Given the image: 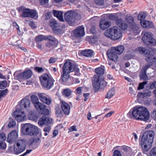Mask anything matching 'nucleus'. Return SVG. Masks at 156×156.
Here are the masks:
<instances>
[{"label": "nucleus", "mask_w": 156, "mask_h": 156, "mask_svg": "<svg viewBox=\"0 0 156 156\" xmlns=\"http://www.w3.org/2000/svg\"><path fill=\"white\" fill-rule=\"evenodd\" d=\"M37 117L34 113L31 111L30 112L29 114V119L30 120L36 121L37 120Z\"/></svg>", "instance_id": "nucleus-43"}, {"label": "nucleus", "mask_w": 156, "mask_h": 156, "mask_svg": "<svg viewBox=\"0 0 156 156\" xmlns=\"http://www.w3.org/2000/svg\"><path fill=\"white\" fill-rule=\"evenodd\" d=\"M90 33L94 35H97L96 31L95 30V27L94 26H92L90 29Z\"/></svg>", "instance_id": "nucleus-58"}, {"label": "nucleus", "mask_w": 156, "mask_h": 156, "mask_svg": "<svg viewBox=\"0 0 156 156\" xmlns=\"http://www.w3.org/2000/svg\"><path fill=\"white\" fill-rule=\"evenodd\" d=\"M74 36L76 37H81L83 36L85 34L84 27L83 25L80 26L74 30Z\"/></svg>", "instance_id": "nucleus-14"}, {"label": "nucleus", "mask_w": 156, "mask_h": 156, "mask_svg": "<svg viewBox=\"0 0 156 156\" xmlns=\"http://www.w3.org/2000/svg\"><path fill=\"white\" fill-rule=\"evenodd\" d=\"M62 71V74L61 75V78L63 81L65 82L69 78V73L64 71Z\"/></svg>", "instance_id": "nucleus-40"}, {"label": "nucleus", "mask_w": 156, "mask_h": 156, "mask_svg": "<svg viewBox=\"0 0 156 156\" xmlns=\"http://www.w3.org/2000/svg\"><path fill=\"white\" fill-rule=\"evenodd\" d=\"M77 131V129L76 128V126H73L69 129L68 133L71 132L73 131Z\"/></svg>", "instance_id": "nucleus-62"}, {"label": "nucleus", "mask_w": 156, "mask_h": 156, "mask_svg": "<svg viewBox=\"0 0 156 156\" xmlns=\"http://www.w3.org/2000/svg\"><path fill=\"white\" fill-rule=\"evenodd\" d=\"M42 105L44 106H42V107L41 106L39 108H37L36 109L37 110H40L43 114L47 115H49V110L46 108V106L45 105L43 104H42Z\"/></svg>", "instance_id": "nucleus-37"}, {"label": "nucleus", "mask_w": 156, "mask_h": 156, "mask_svg": "<svg viewBox=\"0 0 156 156\" xmlns=\"http://www.w3.org/2000/svg\"><path fill=\"white\" fill-rule=\"evenodd\" d=\"M152 94V92L149 89H145L143 92L139 93L137 95L139 98H147L150 97Z\"/></svg>", "instance_id": "nucleus-18"}, {"label": "nucleus", "mask_w": 156, "mask_h": 156, "mask_svg": "<svg viewBox=\"0 0 156 156\" xmlns=\"http://www.w3.org/2000/svg\"><path fill=\"white\" fill-rule=\"evenodd\" d=\"M146 16V14L142 12H140L137 16L138 19L141 21H143V20L145 19Z\"/></svg>", "instance_id": "nucleus-49"}, {"label": "nucleus", "mask_w": 156, "mask_h": 156, "mask_svg": "<svg viewBox=\"0 0 156 156\" xmlns=\"http://www.w3.org/2000/svg\"><path fill=\"white\" fill-rule=\"evenodd\" d=\"M151 33L147 32H145L143 35L142 40L144 43L147 45H154L156 44L155 39L152 37Z\"/></svg>", "instance_id": "nucleus-4"}, {"label": "nucleus", "mask_w": 156, "mask_h": 156, "mask_svg": "<svg viewBox=\"0 0 156 156\" xmlns=\"http://www.w3.org/2000/svg\"><path fill=\"white\" fill-rule=\"evenodd\" d=\"M48 39L49 40L48 42H55V38L52 36L50 35L45 36V40Z\"/></svg>", "instance_id": "nucleus-55"}, {"label": "nucleus", "mask_w": 156, "mask_h": 156, "mask_svg": "<svg viewBox=\"0 0 156 156\" xmlns=\"http://www.w3.org/2000/svg\"><path fill=\"white\" fill-rule=\"evenodd\" d=\"M98 39L97 35H94L93 37H91L90 39V42L91 43L94 44L97 42Z\"/></svg>", "instance_id": "nucleus-52"}, {"label": "nucleus", "mask_w": 156, "mask_h": 156, "mask_svg": "<svg viewBox=\"0 0 156 156\" xmlns=\"http://www.w3.org/2000/svg\"><path fill=\"white\" fill-rule=\"evenodd\" d=\"M13 115L16 119L19 122L24 121L26 119L25 113L20 109L16 110Z\"/></svg>", "instance_id": "nucleus-7"}, {"label": "nucleus", "mask_w": 156, "mask_h": 156, "mask_svg": "<svg viewBox=\"0 0 156 156\" xmlns=\"http://www.w3.org/2000/svg\"><path fill=\"white\" fill-rule=\"evenodd\" d=\"M31 132L32 134H31L30 136H37L39 133V129L37 126L33 125Z\"/></svg>", "instance_id": "nucleus-39"}, {"label": "nucleus", "mask_w": 156, "mask_h": 156, "mask_svg": "<svg viewBox=\"0 0 156 156\" xmlns=\"http://www.w3.org/2000/svg\"><path fill=\"white\" fill-rule=\"evenodd\" d=\"M72 91L71 90L68 88H66L63 90V94L66 97H69L71 94Z\"/></svg>", "instance_id": "nucleus-46"}, {"label": "nucleus", "mask_w": 156, "mask_h": 156, "mask_svg": "<svg viewBox=\"0 0 156 156\" xmlns=\"http://www.w3.org/2000/svg\"><path fill=\"white\" fill-rule=\"evenodd\" d=\"M147 83V82L146 81H144L143 82L139 83V86L137 88L138 90H140L142 89L144 87L145 85H146Z\"/></svg>", "instance_id": "nucleus-54"}, {"label": "nucleus", "mask_w": 156, "mask_h": 156, "mask_svg": "<svg viewBox=\"0 0 156 156\" xmlns=\"http://www.w3.org/2000/svg\"><path fill=\"white\" fill-rule=\"evenodd\" d=\"M25 145L23 140H17L14 144V151L16 154H18L23 152L25 149Z\"/></svg>", "instance_id": "nucleus-5"}, {"label": "nucleus", "mask_w": 156, "mask_h": 156, "mask_svg": "<svg viewBox=\"0 0 156 156\" xmlns=\"http://www.w3.org/2000/svg\"><path fill=\"white\" fill-rule=\"evenodd\" d=\"M45 40V36L42 35H40L36 37V41L37 42H41L43 40Z\"/></svg>", "instance_id": "nucleus-50"}, {"label": "nucleus", "mask_w": 156, "mask_h": 156, "mask_svg": "<svg viewBox=\"0 0 156 156\" xmlns=\"http://www.w3.org/2000/svg\"><path fill=\"white\" fill-rule=\"evenodd\" d=\"M33 125L29 123L24 124L21 128V133L25 135H31V129Z\"/></svg>", "instance_id": "nucleus-11"}, {"label": "nucleus", "mask_w": 156, "mask_h": 156, "mask_svg": "<svg viewBox=\"0 0 156 156\" xmlns=\"http://www.w3.org/2000/svg\"><path fill=\"white\" fill-rule=\"evenodd\" d=\"M8 90L7 89L4 90H0V96L2 97L5 96L6 95Z\"/></svg>", "instance_id": "nucleus-57"}, {"label": "nucleus", "mask_w": 156, "mask_h": 156, "mask_svg": "<svg viewBox=\"0 0 156 156\" xmlns=\"http://www.w3.org/2000/svg\"><path fill=\"white\" fill-rule=\"evenodd\" d=\"M32 75V73L30 70L25 71L23 73L19 74L18 75L15 77L16 80H19L22 79H27L30 78Z\"/></svg>", "instance_id": "nucleus-9"}, {"label": "nucleus", "mask_w": 156, "mask_h": 156, "mask_svg": "<svg viewBox=\"0 0 156 156\" xmlns=\"http://www.w3.org/2000/svg\"><path fill=\"white\" fill-rule=\"evenodd\" d=\"M156 88V81H154L150 85V88L152 89Z\"/></svg>", "instance_id": "nucleus-64"}, {"label": "nucleus", "mask_w": 156, "mask_h": 156, "mask_svg": "<svg viewBox=\"0 0 156 156\" xmlns=\"http://www.w3.org/2000/svg\"><path fill=\"white\" fill-rule=\"evenodd\" d=\"M53 122V120L52 119L47 116H44L40 119L38 123L40 126H42L44 125H50Z\"/></svg>", "instance_id": "nucleus-8"}, {"label": "nucleus", "mask_w": 156, "mask_h": 156, "mask_svg": "<svg viewBox=\"0 0 156 156\" xmlns=\"http://www.w3.org/2000/svg\"><path fill=\"white\" fill-rule=\"evenodd\" d=\"M145 60L147 63L144 66H148L149 68L151 66L156 62V58L152 54L149 53L145 54Z\"/></svg>", "instance_id": "nucleus-10"}, {"label": "nucleus", "mask_w": 156, "mask_h": 156, "mask_svg": "<svg viewBox=\"0 0 156 156\" xmlns=\"http://www.w3.org/2000/svg\"><path fill=\"white\" fill-rule=\"evenodd\" d=\"M55 110V115L57 117L61 118L63 117V112L59 107L56 106Z\"/></svg>", "instance_id": "nucleus-38"}, {"label": "nucleus", "mask_w": 156, "mask_h": 156, "mask_svg": "<svg viewBox=\"0 0 156 156\" xmlns=\"http://www.w3.org/2000/svg\"><path fill=\"white\" fill-rule=\"evenodd\" d=\"M148 66H144L143 67V71L141 72L140 75V78L141 79L146 80L147 79L146 74V71L149 68Z\"/></svg>", "instance_id": "nucleus-33"}, {"label": "nucleus", "mask_w": 156, "mask_h": 156, "mask_svg": "<svg viewBox=\"0 0 156 156\" xmlns=\"http://www.w3.org/2000/svg\"><path fill=\"white\" fill-rule=\"evenodd\" d=\"M111 23L105 20H101L100 22L99 27L102 30H105L111 25Z\"/></svg>", "instance_id": "nucleus-26"}, {"label": "nucleus", "mask_w": 156, "mask_h": 156, "mask_svg": "<svg viewBox=\"0 0 156 156\" xmlns=\"http://www.w3.org/2000/svg\"><path fill=\"white\" fill-rule=\"evenodd\" d=\"M55 81V80L52 78L47 82L46 84L43 86L47 90H50L53 87Z\"/></svg>", "instance_id": "nucleus-32"}, {"label": "nucleus", "mask_w": 156, "mask_h": 156, "mask_svg": "<svg viewBox=\"0 0 156 156\" xmlns=\"http://www.w3.org/2000/svg\"><path fill=\"white\" fill-rule=\"evenodd\" d=\"M16 124V121L15 120H12L11 121L9 122L8 124V126L9 128L13 127L15 126Z\"/></svg>", "instance_id": "nucleus-61"}, {"label": "nucleus", "mask_w": 156, "mask_h": 156, "mask_svg": "<svg viewBox=\"0 0 156 156\" xmlns=\"http://www.w3.org/2000/svg\"><path fill=\"white\" fill-rule=\"evenodd\" d=\"M117 25L123 30H126L128 27V25L125 23L121 19L117 20L116 21Z\"/></svg>", "instance_id": "nucleus-27"}, {"label": "nucleus", "mask_w": 156, "mask_h": 156, "mask_svg": "<svg viewBox=\"0 0 156 156\" xmlns=\"http://www.w3.org/2000/svg\"><path fill=\"white\" fill-rule=\"evenodd\" d=\"M150 156H156V147L154 148L151 150Z\"/></svg>", "instance_id": "nucleus-59"}, {"label": "nucleus", "mask_w": 156, "mask_h": 156, "mask_svg": "<svg viewBox=\"0 0 156 156\" xmlns=\"http://www.w3.org/2000/svg\"><path fill=\"white\" fill-rule=\"evenodd\" d=\"M38 97L40 99L43 103L49 105L51 104V100L50 98H48L46 97L44 93L39 94Z\"/></svg>", "instance_id": "nucleus-24"}, {"label": "nucleus", "mask_w": 156, "mask_h": 156, "mask_svg": "<svg viewBox=\"0 0 156 156\" xmlns=\"http://www.w3.org/2000/svg\"><path fill=\"white\" fill-rule=\"evenodd\" d=\"M108 18L111 20H114L117 18V16L115 14H110L108 15Z\"/></svg>", "instance_id": "nucleus-56"}, {"label": "nucleus", "mask_w": 156, "mask_h": 156, "mask_svg": "<svg viewBox=\"0 0 156 156\" xmlns=\"http://www.w3.org/2000/svg\"><path fill=\"white\" fill-rule=\"evenodd\" d=\"M112 51H114L116 54L120 55L123 52L125 48L123 45H120L117 47H112L111 48Z\"/></svg>", "instance_id": "nucleus-28"}, {"label": "nucleus", "mask_w": 156, "mask_h": 156, "mask_svg": "<svg viewBox=\"0 0 156 156\" xmlns=\"http://www.w3.org/2000/svg\"><path fill=\"white\" fill-rule=\"evenodd\" d=\"M49 25L54 31H56L58 30V27L59 24L57 21L54 20H51L49 21Z\"/></svg>", "instance_id": "nucleus-34"}, {"label": "nucleus", "mask_w": 156, "mask_h": 156, "mask_svg": "<svg viewBox=\"0 0 156 156\" xmlns=\"http://www.w3.org/2000/svg\"><path fill=\"white\" fill-rule=\"evenodd\" d=\"M7 85V82L6 80L0 82V88L3 89L5 88Z\"/></svg>", "instance_id": "nucleus-53"}, {"label": "nucleus", "mask_w": 156, "mask_h": 156, "mask_svg": "<svg viewBox=\"0 0 156 156\" xmlns=\"http://www.w3.org/2000/svg\"><path fill=\"white\" fill-rule=\"evenodd\" d=\"M107 55L109 59L115 62L117 61L118 56L116 54L115 52L112 51V49L111 48L109 52L108 51L107 52Z\"/></svg>", "instance_id": "nucleus-21"}, {"label": "nucleus", "mask_w": 156, "mask_h": 156, "mask_svg": "<svg viewBox=\"0 0 156 156\" xmlns=\"http://www.w3.org/2000/svg\"><path fill=\"white\" fill-rule=\"evenodd\" d=\"M55 42H48L46 44L47 50L51 51L57 47Z\"/></svg>", "instance_id": "nucleus-36"}, {"label": "nucleus", "mask_w": 156, "mask_h": 156, "mask_svg": "<svg viewBox=\"0 0 156 156\" xmlns=\"http://www.w3.org/2000/svg\"><path fill=\"white\" fill-rule=\"evenodd\" d=\"M52 77L49 75L47 73L42 74L40 77V80L43 86L49 80H50Z\"/></svg>", "instance_id": "nucleus-20"}, {"label": "nucleus", "mask_w": 156, "mask_h": 156, "mask_svg": "<svg viewBox=\"0 0 156 156\" xmlns=\"http://www.w3.org/2000/svg\"><path fill=\"white\" fill-rule=\"evenodd\" d=\"M37 12L34 10H31L28 9H25L23 10L22 16L23 17H29L34 18L35 17Z\"/></svg>", "instance_id": "nucleus-12"}, {"label": "nucleus", "mask_w": 156, "mask_h": 156, "mask_svg": "<svg viewBox=\"0 0 156 156\" xmlns=\"http://www.w3.org/2000/svg\"><path fill=\"white\" fill-rule=\"evenodd\" d=\"M30 103L29 99L25 98L20 101V108L22 109H25L28 110L30 107Z\"/></svg>", "instance_id": "nucleus-17"}, {"label": "nucleus", "mask_w": 156, "mask_h": 156, "mask_svg": "<svg viewBox=\"0 0 156 156\" xmlns=\"http://www.w3.org/2000/svg\"><path fill=\"white\" fill-rule=\"evenodd\" d=\"M104 35L112 40H117L122 36V33L119 29L115 26L107 29L104 33Z\"/></svg>", "instance_id": "nucleus-3"}, {"label": "nucleus", "mask_w": 156, "mask_h": 156, "mask_svg": "<svg viewBox=\"0 0 156 156\" xmlns=\"http://www.w3.org/2000/svg\"><path fill=\"white\" fill-rule=\"evenodd\" d=\"M138 50L140 53L141 54H147L148 53V50L143 47H140L138 48Z\"/></svg>", "instance_id": "nucleus-48"}, {"label": "nucleus", "mask_w": 156, "mask_h": 156, "mask_svg": "<svg viewBox=\"0 0 156 156\" xmlns=\"http://www.w3.org/2000/svg\"><path fill=\"white\" fill-rule=\"evenodd\" d=\"M40 140V139L39 137L37 138H31L30 139V146H32L34 144H36V143H38Z\"/></svg>", "instance_id": "nucleus-47"}, {"label": "nucleus", "mask_w": 156, "mask_h": 156, "mask_svg": "<svg viewBox=\"0 0 156 156\" xmlns=\"http://www.w3.org/2000/svg\"><path fill=\"white\" fill-rule=\"evenodd\" d=\"M114 156H121L122 155L120 152L118 150H115L114 152Z\"/></svg>", "instance_id": "nucleus-63"}, {"label": "nucleus", "mask_w": 156, "mask_h": 156, "mask_svg": "<svg viewBox=\"0 0 156 156\" xmlns=\"http://www.w3.org/2000/svg\"><path fill=\"white\" fill-rule=\"evenodd\" d=\"M104 72V66H101V67H98V78H100L101 77H103Z\"/></svg>", "instance_id": "nucleus-44"}, {"label": "nucleus", "mask_w": 156, "mask_h": 156, "mask_svg": "<svg viewBox=\"0 0 156 156\" xmlns=\"http://www.w3.org/2000/svg\"><path fill=\"white\" fill-rule=\"evenodd\" d=\"M35 70L39 73H42L44 71V69L42 67H36L34 68Z\"/></svg>", "instance_id": "nucleus-60"}, {"label": "nucleus", "mask_w": 156, "mask_h": 156, "mask_svg": "<svg viewBox=\"0 0 156 156\" xmlns=\"http://www.w3.org/2000/svg\"><path fill=\"white\" fill-rule=\"evenodd\" d=\"M131 30V31L134 34H137L140 33V30L139 26L136 24L135 23L129 27Z\"/></svg>", "instance_id": "nucleus-31"}, {"label": "nucleus", "mask_w": 156, "mask_h": 156, "mask_svg": "<svg viewBox=\"0 0 156 156\" xmlns=\"http://www.w3.org/2000/svg\"><path fill=\"white\" fill-rule=\"evenodd\" d=\"M107 82L104 80L103 77L98 78V90H103L107 85Z\"/></svg>", "instance_id": "nucleus-22"}, {"label": "nucleus", "mask_w": 156, "mask_h": 156, "mask_svg": "<svg viewBox=\"0 0 156 156\" xmlns=\"http://www.w3.org/2000/svg\"><path fill=\"white\" fill-rule=\"evenodd\" d=\"M6 137L5 134L2 132H0V149H5L6 147V144L4 141Z\"/></svg>", "instance_id": "nucleus-25"}, {"label": "nucleus", "mask_w": 156, "mask_h": 156, "mask_svg": "<svg viewBox=\"0 0 156 156\" xmlns=\"http://www.w3.org/2000/svg\"><path fill=\"white\" fill-rule=\"evenodd\" d=\"M127 115L131 118L144 121H147L150 118L149 113L147 108L142 106H136L133 107Z\"/></svg>", "instance_id": "nucleus-1"}, {"label": "nucleus", "mask_w": 156, "mask_h": 156, "mask_svg": "<svg viewBox=\"0 0 156 156\" xmlns=\"http://www.w3.org/2000/svg\"><path fill=\"white\" fill-rule=\"evenodd\" d=\"M96 74L94 75L92 79V84L95 91H98V68L95 69Z\"/></svg>", "instance_id": "nucleus-19"}, {"label": "nucleus", "mask_w": 156, "mask_h": 156, "mask_svg": "<svg viewBox=\"0 0 156 156\" xmlns=\"http://www.w3.org/2000/svg\"><path fill=\"white\" fill-rule=\"evenodd\" d=\"M53 12L55 16L57 17L61 21H63L62 12L54 10Z\"/></svg>", "instance_id": "nucleus-35"}, {"label": "nucleus", "mask_w": 156, "mask_h": 156, "mask_svg": "<svg viewBox=\"0 0 156 156\" xmlns=\"http://www.w3.org/2000/svg\"><path fill=\"white\" fill-rule=\"evenodd\" d=\"M140 23L141 26L143 28H153L154 26L153 23L149 21L145 20L144 21H141Z\"/></svg>", "instance_id": "nucleus-29"}, {"label": "nucleus", "mask_w": 156, "mask_h": 156, "mask_svg": "<svg viewBox=\"0 0 156 156\" xmlns=\"http://www.w3.org/2000/svg\"><path fill=\"white\" fill-rule=\"evenodd\" d=\"M31 99L35 107L37 109L39 108L41 106L43 105L42 104L39 102L37 96L35 95H32L31 96Z\"/></svg>", "instance_id": "nucleus-23"}, {"label": "nucleus", "mask_w": 156, "mask_h": 156, "mask_svg": "<svg viewBox=\"0 0 156 156\" xmlns=\"http://www.w3.org/2000/svg\"><path fill=\"white\" fill-rule=\"evenodd\" d=\"M154 133L152 131H147L145 132L142 137L141 144L144 153L149 150L151 147L154 137Z\"/></svg>", "instance_id": "nucleus-2"}, {"label": "nucleus", "mask_w": 156, "mask_h": 156, "mask_svg": "<svg viewBox=\"0 0 156 156\" xmlns=\"http://www.w3.org/2000/svg\"><path fill=\"white\" fill-rule=\"evenodd\" d=\"M51 126L50 125L46 126L43 129L44 134L45 136H47L51 130Z\"/></svg>", "instance_id": "nucleus-45"}, {"label": "nucleus", "mask_w": 156, "mask_h": 156, "mask_svg": "<svg viewBox=\"0 0 156 156\" xmlns=\"http://www.w3.org/2000/svg\"><path fill=\"white\" fill-rule=\"evenodd\" d=\"M18 137V133L16 131H12L8 135L7 140L8 142L12 143L15 141Z\"/></svg>", "instance_id": "nucleus-13"}, {"label": "nucleus", "mask_w": 156, "mask_h": 156, "mask_svg": "<svg viewBox=\"0 0 156 156\" xmlns=\"http://www.w3.org/2000/svg\"><path fill=\"white\" fill-rule=\"evenodd\" d=\"M76 65L71 60H68L65 63L62 67V71L69 73L73 72L76 68Z\"/></svg>", "instance_id": "nucleus-6"}, {"label": "nucleus", "mask_w": 156, "mask_h": 156, "mask_svg": "<svg viewBox=\"0 0 156 156\" xmlns=\"http://www.w3.org/2000/svg\"><path fill=\"white\" fill-rule=\"evenodd\" d=\"M73 14V12L70 11L67 12L64 15L65 20L70 24H71L73 23L74 22Z\"/></svg>", "instance_id": "nucleus-15"}, {"label": "nucleus", "mask_w": 156, "mask_h": 156, "mask_svg": "<svg viewBox=\"0 0 156 156\" xmlns=\"http://www.w3.org/2000/svg\"><path fill=\"white\" fill-rule=\"evenodd\" d=\"M94 51L91 49H86L81 51V54L87 57H91L93 56Z\"/></svg>", "instance_id": "nucleus-30"}, {"label": "nucleus", "mask_w": 156, "mask_h": 156, "mask_svg": "<svg viewBox=\"0 0 156 156\" xmlns=\"http://www.w3.org/2000/svg\"><path fill=\"white\" fill-rule=\"evenodd\" d=\"M73 17L74 18V21L75 19L79 20L81 18V16L80 14L76 12H73Z\"/></svg>", "instance_id": "nucleus-51"}, {"label": "nucleus", "mask_w": 156, "mask_h": 156, "mask_svg": "<svg viewBox=\"0 0 156 156\" xmlns=\"http://www.w3.org/2000/svg\"><path fill=\"white\" fill-rule=\"evenodd\" d=\"M61 104L62 110L64 114L66 115H69L70 109V105L64 101H62Z\"/></svg>", "instance_id": "nucleus-16"}, {"label": "nucleus", "mask_w": 156, "mask_h": 156, "mask_svg": "<svg viewBox=\"0 0 156 156\" xmlns=\"http://www.w3.org/2000/svg\"><path fill=\"white\" fill-rule=\"evenodd\" d=\"M115 94V90L114 89L112 88L106 94L105 96V98L108 99H110Z\"/></svg>", "instance_id": "nucleus-42"}, {"label": "nucleus", "mask_w": 156, "mask_h": 156, "mask_svg": "<svg viewBox=\"0 0 156 156\" xmlns=\"http://www.w3.org/2000/svg\"><path fill=\"white\" fill-rule=\"evenodd\" d=\"M125 20L128 23L129 27L135 23L134 22V18L131 16H126Z\"/></svg>", "instance_id": "nucleus-41"}]
</instances>
